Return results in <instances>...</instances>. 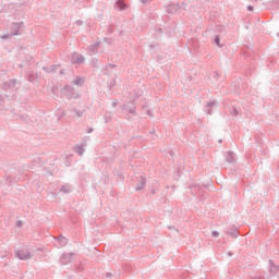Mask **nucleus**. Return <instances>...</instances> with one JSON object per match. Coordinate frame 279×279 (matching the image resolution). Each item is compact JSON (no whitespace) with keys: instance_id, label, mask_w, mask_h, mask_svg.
I'll use <instances>...</instances> for the list:
<instances>
[{"instance_id":"obj_1","label":"nucleus","mask_w":279,"mask_h":279,"mask_svg":"<svg viewBox=\"0 0 279 279\" xmlns=\"http://www.w3.org/2000/svg\"><path fill=\"white\" fill-rule=\"evenodd\" d=\"M17 256L21 260H27V258H32V253L27 250H22L17 252Z\"/></svg>"},{"instance_id":"obj_2","label":"nucleus","mask_w":279,"mask_h":279,"mask_svg":"<svg viewBox=\"0 0 279 279\" xmlns=\"http://www.w3.org/2000/svg\"><path fill=\"white\" fill-rule=\"evenodd\" d=\"M215 41L219 45V37H216Z\"/></svg>"},{"instance_id":"obj_3","label":"nucleus","mask_w":279,"mask_h":279,"mask_svg":"<svg viewBox=\"0 0 279 279\" xmlns=\"http://www.w3.org/2000/svg\"><path fill=\"white\" fill-rule=\"evenodd\" d=\"M213 234H214L215 236H219V233H217V232H214Z\"/></svg>"},{"instance_id":"obj_4","label":"nucleus","mask_w":279,"mask_h":279,"mask_svg":"<svg viewBox=\"0 0 279 279\" xmlns=\"http://www.w3.org/2000/svg\"><path fill=\"white\" fill-rule=\"evenodd\" d=\"M248 10L252 12V11L254 10V8H252V7H248Z\"/></svg>"}]
</instances>
